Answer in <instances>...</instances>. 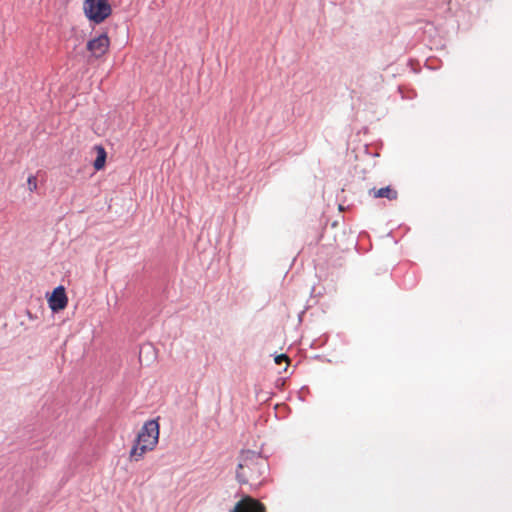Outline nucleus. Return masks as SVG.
Listing matches in <instances>:
<instances>
[{
  "label": "nucleus",
  "mask_w": 512,
  "mask_h": 512,
  "mask_svg": "<svg viewBox=\"0 0 512 512\" xmlns=\"http://www.w3.org/2000/svg\"><path fill=\"white\" fill-rule=\"evenodd\" d=\"M268 471V460L260 453L251 450L241 451L236 469V479L240 484L258 488L266 479Z\"/></svg>",
  "instance_id": "1"
},
{
  "label": "nucleus",
  "mask_w": 512,
  "mask_h": 512,
  "mask_svg": "<svg viewBox=\"0 0 512 512\" xmlns=\"http://www.w3.org/2000/svg\"><path fill=\"white\" fill-rule=\"evenodd\" d=\"M83 11L89 21L100 24L111 15L112 7L108 0H84Z\"/></svg>",
  "instance_id": "2"
},
{
  "label": "nucleus",
  "mask_w": 512,
  "mask_h": 512,
  "mask_svg": "<svg viewBox=\"0 0 512 512\" xmlns=\"http://www.w3.org/2000/svg\"><path fill=\"white\" fill-rule=\"evenodd\" d=\"M159 434V423L157 420L152 419L144 423L135 440L138 444L148 445L155 449L159 441Z\"/></svg>",
  "instance_id": "3"
},
{
  "label": "nucleus",
  "mask_w": 512,
  "mask_h": 512,
  "mask_svg": "<svg viewBox=\"0 0 512 512\" xmlns=\"http://www.w3.org/2000/svg\"><path fill=\"white\" fill-rule=\"evenodd\" d=\"M110 47V39L106 32L90 39L87 42L86 48L90 52L91 57L96 59L104 56Z\"/></svg>",
  "instance_id": "4"
},
{
  "label": "nucleus",
  "mask_w": 512,
  "mask_h": 512,
  "mask_svg": "<svg viewBox=\"0 0 512 512\" xmlns=\"http://www.w3.org/2000/svg\"><path fill=\"white\" fill-rule=\"evenodd\" d=\"M68 303V298L65 292V288L62 285L57 286L52 291L50 297L48 298L49 308L53 312H57L63 310Z\"/></svg>",
  "instance_id": "5"
},
{
  "label": "nucleus",
  "mask_w": 512,
  "mask_h": 512,
  "mask_svg": "<svg viewBox=\"0 0 512 512\" xmlns=\"http://www.w3.org/2000/svg\"><path fill=\"white\" fill-rule=\"evenodd\" d=\"M264 506L257 500L246 496L240 500L231 512H264Z\"/></svg>",
  "instance_id": "6"
},
{
  "label": "nucleus",
  "mask_w": 512,
  "mask_h": 512,
  "mask_svg": "<svg viewBox=\"0 0 512 512\" xmlns=\"http://www.w3.org/2000/svg\"><path fill=\"white\" fill-rule=\"evenodd\" d=\"M152 450H154V448H151V446L138 444L135 440L129 452V460L131 462H138L144 458L145 453Z\"/></svg>",
  "instance_id": "7"
},
{
  "label": "nucleus",
  "mask_w": 512,
  "mask_h": 512,
  "mask_svg": "<svg viewBox=\"0 0 512 512\" xmlns=\"http://www.w3.org/2000/svg\"><path fill=\"white\" fill-rule=\"evenodd\" d=\"M370 195H373L374 198H387L388 200H395L398 196V193L395 189H392L390 186L382 187L380 189H371Z\"/></svg>",
  "instance_id": "8"
},
{
  "label": "nucleus",
  "mask_w": 512,
  "mask_h": 512,
  "mask_svg": "<svg viewBox=\"0 0 512 512\" xmlns=\"http://www.w3.org/2000/svg\"><path fill=\"white\" fill-rule=\"evenodd\" d=\"M96 150H97V157L94 160L93 166H94L95 170L99 171L105 166L107 154H106L105 149L102 146H96Z\"/></svg>",
  "instance_id": "9"
},
{
  "label": "nucleus",
  "mask_w": 512,
  "mask_h": 512,
  "mask_svg": "<svg viewBox=\"0 0 512 512\" xmlns=\"http://www.w3.org/2000/svg\"><path fill=\"white\" fill-rule=\"evenodd\" d=\"M28 189L30 192H34L37 189V178L34 175H30L27 179Z\"/></svg>",
  "instance_id": "10"
},
{
  "label": "nucleus",
  "mask_w": 512,
  "mask_h": 512,
  "mask_svg": "<svg viewBox=\"0 0 512 512\" xmlns=\"http://www.w3.org/2000/svg\"><path fill=\"white\" fill-rule=\"evenodd\" d=\"M148 351V352H153L154 353V348L151 344H147V345H143L141 348H140V352H139V358L141 359L142 358V354L144 353V351Z\"/></svg>",
  "instance_id": "11"
},
{
  "label": "nucleus",
  "mask_w": 512,
  "mask_h": 512,
  "mask_svg": "<svg viewBox=\"0 0 512 512\" xmlns=\"http://www.w3.org/2000/svg\"><path fill=\"white\" fill-rule=\"evenodd\" d=\"M288 359L286 354H280L275 357V362L280 364L282 361H286Z\"/></svg>",
  "instance_id": "12"
}]
</instances>
